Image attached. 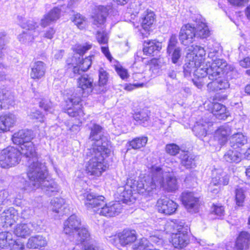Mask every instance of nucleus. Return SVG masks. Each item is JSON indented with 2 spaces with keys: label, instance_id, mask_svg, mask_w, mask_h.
<instances>
[{
  "label": "nucleus",
  "instance_id": "58",
  "mask_svg": "<svg viewBox=\"0 0 250 250\" xmlns=\"http://www.w3.org/2000/svg\"><path fill=\"white\" fill-rule=\"evenodd\" d=\"M136 250H160L157 249H152L150 248L148 245V241L145 239H142L139 242V245L136 249Z\"/></svg>",
  "mask_w": 250,
  "mask_h": 250
},
{
  "label": "nucleus",
  "instance_id": "53",
  "mask_svg": "<svg viewBox=\"0 0 250 250\" xmlns=\"http://www.w3.org/2000/svg\"><path fill=\"white\" fill-rule=\"evenodd\" d=\"M8 248L10 250H22L24 245L21 242L14 240L12 238L11 241H9Z\"/></svg>",
  "mask_w": 250,
  "mask_h": 250
},
{
  "label": "nucleus",
  "instance_id": "61",
  "mask_svg": "<svg viewBox=\"0 0 250 250\" xmlns=\"http://www.w3.org/2000/svg\"><path fill=\"white\" fill-rule=\"evenodd\" d=\"M166 75L168 78L172 80H177V71L173 67H170L167 70Z\"/></svg>",
  "mask_w": 250,
  "mask_h": 250
},
{
  "label": "nucleus",
  "instance_id": "48",
  "mask_svg": "<svg viewBox=\"0 0 250 250\" xmlns=\"http://www.w3.org/2000/svg\"><path fill=\"white\" fill-rule=\"evenodd\" d=\"M36 35L35 33L31 32L23 31L19 35L18 39L21 42L27 43L32 42L34 40V37Z\"/></svg>",
  "mask_w": 250,
  "mask_h": 250
},
{
  "label": "nucleus",
  "instance_id": "63",
  "mask_svg": "<svg viewBox=\"0 0 250 250\" xmlns=\"http://www.w3.org/2000/svg\"><path fill=\"white\" fill-rule=\"evenodd\" d=\"M228 1L231 5L237 7L243 6L248 2V0H228Z\"/></svg>",
  "mask_w": 250,
  "mask_h": 250
},
{
  "label": "nucleus",
  "instance_id": "47",
  "mask_svg": "<svg viewBox=\"0 0 250 250\" xmlns=\"http://www.w3.org/2000/svg\"><path fill=\"white\" fill-rule=\"evenodd\" d=\"M134 118L136 121L139 122L140 124L145 126L146 125V122L148 121L149 117L146 111H142L135 113L134 116Z\"/></svg>",
  "mask_w": 250,
  "mask_h": 250
},
{
  "label": "nucleus",
  "instance_id": "6",
  "mask_svg": "<svg viewBox=\"0 0 250 250\" xmlns=\"http://www.w3.org/2000/svg\"><path fill=\"white\" fill-rule=\"evenodd\" d=\"M86 155L89 160L85 164V171L90 175L100 176L106 169L104 159L110 154H105L104 150L87 148Z\"/></svg>",
  "mask_w": 250,
  "mask_h": 250
},
{
  "label": "nucleus",
  "instance_id": "32",
  "mask_svg": "<svg viewBox=\"0 0 250 250\" xmlns=\"http://www.w3.org/2000/svg\"><path fill=\"white\" fill-rule=\"evenodd\" d=\"M212 62H208L209 74L210 73H216L219 72V74H223V70L224 68L227 66V63L225 60L218 57L211 59Z\"/></svg>",
  "mask_w": 250,
  "mask_h": 250
},
{
  "label": "nucleus",
  "instance_id": "20",
  "mask_svg": "<svg viewBox=\"0 0 250 250\" xmlns=\"http://www.w3.org/2000/svg\"><path fill=\"white\" fill-rule=\"evenodd\" d=\"M232 133V128L228 124H225L219 127L214 133V137L221 145H224Z\"/></svg>",
  "mask_w": 250,
  "mask_h": 250
},
{
  "label": "nucleus",
  "instance_id": "21",
  "mask_svg": "<svg viewBox=\"0 0 250 250\" xmlns=\"http://www.w3.org/2000/svg\"><path fill=\"white\" fill-rule=\"evenodd\" d=\"M17 211L12 207L4 210L1 213L0 219L5 227H11L18 219Z\"/></svg>",
  "mask_w": 250,
  "mask_h": 250
},
{
  "label": "nucleus",
  "instance_id": "16",
  "mask_svg": "<svg viewBox=\"0 0 250 250\" xmlns=\"http://www.w3.org/2000/svg\"><path fill=\"white\" fill-rule=\"evenodd\" d=\"M177 43V37L175 35L173 34L168 41L167 53L171 55L172 62L173 63L177 62L181 55V49L179 47L176 46Z\"/></svg>",
  "mask_w": 250,
  "mask_h": 250
},
{
  "label": "nucleus",
  "instance_id": "51",
  "mask_svg": "<svg viewBox=\"0 0 250 250\" xmlns=\"http://www.w3.org/2000/svg\"><path fill=\"white\" fill-rule=\"evenodd\" d=\"M96 39L100 44H106L108 40V37L107 33L103 30L98 31L96 34Z\"/></svg>",
  "mask_w": 250,
  "mask_h": 250
},
{
  "label": "nucleus",
  "instance_id": "10",
  "mask_svg": "<svg viewBox=\"0 0 250 250\" xmlns=\"http://www.w3.org/2000/svg\"><path fill=\"white\" fill-rule=\"evenodd\" d=\"M21 153L19 148L8 146L0 150V167L7 168L18 164L21 160Z\"/></svg>",
  "mask_w": 250,
  "mask_h": 250
},
{
  "label": "nucleus",
  "instance_id": "11",
  "mask_svg": "<svg viewBox=\"0 0 250 250\" xmlns=\"http://www.w3.org/2000/svg\"><path fill=\"white\" fill-rule=\"evenodd\" d=\"M192 53L188 54L185 64V71L189 73L196 66H198L204 60L206 51L204 48L197 45H192L189 48Z\"/></svg>",
  "mask_w": 250,
  "mask_h": 250
},
{
  "label": "nucleus",
  "instance_id": "45",
  "mask_svg": "<svg viewBox=\"0 0 250 250\" xmlns=\"http://www.w3.org/2000/svg\"><path fill=\"white\" fill-rule=\"evenodd\" d=\"M71 21L80 29L84 28L86 24L85 18L80 13L74 14L71 18Z\"/></svg>",
  "mask_w": 250,
  "mask_h": 250
},
{
  "label": "nucleus",
  "instance_id": "49",
  "mask_svg": "<svg viewBox=\"0 0 250 250\" xmlns=\"http://www.w3.org/2000/svg\"><path fill=\"white\" fill-rule=\"evenodd\" d=\"M21 26L22 28L27 30V31L32 33L35 32L36 28L38 27V24L33 20H28L26 22L21 24Z\"/></svg>",
  "mask_w": 250,
  "mask_h": 250
},
{
  "label": "nucleus",
  "instance_id": "7",
  "mask_svg": "<svg viewBox=\"0 0 250 250\" xmlns=\"http://www.w3.org/2000/svg\"><path fill=\"white\" fill-rule=\"evenodd\" d=\"M209 34L208 27L204 22H201L196 28L190 24H187L181 28L179 40L183 44L188 45L193 42L196 37L204 39L208 37Z\"/></svg>",
  "mask_w": 250,
  "mask_h": 250
},
{
  "label": "nucleus",
  "instance_id": "2",
  "mask_svg": "<svg viewBox=\"0 0 250 250\" xmlns=\"http://www.w3.org/2000/svg\"><path fill=\"white\" fill-rule=\"evenodd\" d=\"M78 83L80 90L83 91L79 93L72 92L71 91L67 92L64 94L65 103L64 110L69 116L82 118L84 115L82 104V96L86 97L93 89L96 91V87L94 88L93 80L87 75H83L78 79Z\"/></svg>",
  "mask_w": 250,
  "mask_h": 250
},
{
  "label": "nucleus",
  "instance_id": "43",
  "mask_svg": "<svg viewBox=\"0 0 250 250\" xmlns=\"http://www.w3.org/2000/svg\"><path fill=\"white\" fill-rule=\"evenodd\" d=\"M181 164L187 168H191L195 166V160L188 152H182L180 155Z\"/></svg>",
  "mask_w": 250,
  "mask_h": 250
},
{
  "label": "nucleus",
  "instance_id": "33",
  "mask_svg": "<svg viewBox=\"0 0 250 250\" xmlns=\"http://www.w3.org/2000/svg\"><path fill=\"white\" fill-rule=\"evenodd\" d=\"M120 243L122 246H126L134 242L137 237L134 230L124 229L119 234Z\"/></svg>",
  "mask_w": 250,
  "mask_h": 250
},
{
  "label": "nucleus",
  "instance_id": "22",
  "mask_svg": "<svg viewBox=\"0 0 250 250\" xmlns=\"http://www.w3.org/2000/svg\"><path fill=\"white\" fill-rule=\"evenodd\" d=\"M211 185H227L229 182V176L221 169H214L212 171Z\"/></svg>",
  "mask_w": 250,
  "mask_h": 250
},
{
  "label": "nucleus",
  "instance_id": "42",
  "mask_svg": "<svg viewBox=\"0 0 250 250\" xmlns=\"http://www.w3.org/2000/svg\"><path fill=\"white\" fill-rule=\"evenodd\" d=\"M109 76L108 73L103 68L99 70V89L96 90L97 93L104 92L105 90L104 86L106 84Z\"/></svg>",
  "mask_w": 250,
  "mask_h": 250
},
{
  "label": "nucleus",
  "instance_id": "64",
  "mask_svg": "<svg viewBox=\"0 0 250 250\" xmlns=\"http://www.w3.org/2000/svg\"><path fill=\"white\" fill-rule=\"evenodd\" d=\"M116 70L118 74L122 79H125L127 78L128 74L127 70L125 69L122 67H117L116 68Z\"/></svg>",
  "mask_w": 250,
  "mask_h": 250
},
{
  "label": "nucleus",
  "instance_id": "39",
  "mask_svg": "<svg viewBox=\"0 0 250 250\" xmlns=\"http://www.w3.org/2000/svg\"><path fill=\"white\" fill-rule=\"evenodd\" d=\"M46 244L47 241L45 237L41 235H36L28 239L27 247L29 248L38 249L40 247H44Z\"/></svg>",
  "mask_w": 250,
  "mask_h": 250
},
{
  "label": "nucleus",
  "instance_id": "46",
  "mask_svg": "<svg viewBox=\"0 0 250 250\" xmlns=\"http://www.w3.org/2000/svg\"><path fill=\"white\" fill-rule=\"evenodd\" d=\"M12 238V234L9 232H0V248H8L9 241Z\"/></svg>",
  "mask_w": 250,
  "mask_h": 250
},
{
  "label": "nucleus",
  "instance_id": "13",
  "mask_svg": "<svg viewBox=\"0 0 250 250\" xmlns=\"http://www.w3.org/2000/svg\"><path fill=\"white\" fill-rule=\"evenodd\" d=\"M209 74V80L211 81L207 84V91L208 92H224L229 88V83L227 79L223 77V74Z\"/></svg>",
  "mask_w": 250,
  "mask_h": 250
},
{
  "label": "nucleus",
  "instance_id": "30",
  "mask_svg": "<svg viewBox=\"0 0 250 250\" xmlns=\"http://www.w3.org/2000/svg\"><path fill=\"white\" fill-rule=\"evenodd\" d=\"M144 46L143 52L146 55L154 56L162 48L161 43L156 40L145 42Z\"/></svg>",
  "mask_w": 250,
  "mask_h": 250
},
{
  "label": "nucleus",
  "instance_id": "14",
  "mask_svg": "<svg viewBox=\"0 0 250 250\" xmlns=\"http://www.w3.org/2000/svg\"><path fill=\"white\" fill-rule=\"evenodd\" d=\"M181 199L183 204L188 211L191 213L198 211L199 206V198L193 192L184 191L182 193Z\"/></svg>",
  "mask_w": 250,
  "mask_h": 250
},
{
  "label": "nucleus",
  "instance_id": "54",
  "mask_svg": "<svg viewBox=\"0 0 250 250\" xmlns=\"http://www.w3.org/2000/svg\"><path fill=\"white\" fill-rule=\"evenodd\" d=\"M91 48V45L86 43L85 45H77L74 47V50L80 56L83 55L87 50Z\"/></svg>",
  "mask_w": 250,
  "mask_h": 250
},
{
  "label": "nucleus",
  "instance_id": "52",
  "mask_svg": "<svg viewBox=\"0 0 250 250\" xmlns=\"http://www.w3.org/2000/svg\"><path fill=\"white\" fill-rule=\"evenodd\" d=\"M166 151L169 155L175 156L179 153L180 147L175 144H169L166 145Z\"/></svg>",
  "mask_w": 250,
  "mask_h": 250
},
{
  "label": "nucleus",
  "instance_id": "23",
  "mask_svg": "<svg viewBox=\"0 0 250 250\" xmlns=\"http://www.w3.org/2000/svg\"><path fill=\"white\" fill-rule=\"evenodd\" d=\"M107 15V9L103 6H99L98 8L97 13L92 16L93 19V24L94 26V28L100 27L103 30V25L105 21Z\"/></svg>",
  "mask_w": 250,
  "mask_h": 250
},
{
  "label": "nucleus",
  "instance_id": "50",
  "mask_svg": "<svg viewBox=\"0 0 250 250\" xmlns=\"http://www.w3.org/2000/svg\"><path fill=\"white\" fill-rule=\"evenodd\" d=\"M245 198L244 190L242 188H237L235 190V200L236 205L242 206Z\"/></svg>",
  "mask_w": 250,
  "mask_h": 250
},
{
  "label": "nucleus",
  "instance_id": "41",
  "mask_svg": "<svg viewBox=\"0 0 250 250\" xmlns=\"http://www.w3.org/2000/svg\"><path fill=\"white\" fill-rule=\"evenodd\" d=\"M208 57L209 59L219 57L221 54L222 48L219 43L213 42H209L208 44Z\"/></svg>",
  "mask_w": 250,
  "mask_h": 250
},
{
  "label": "nucleus",
  "instance_id": "8",
  "mask_svg": "<svg viewBox=\"0 0 250 250\" xmlns=\"http://www.w3.org/2000/svg\"><path fill=\"white\" fill-rule=\"evenodd\" d=\"M90 134L89 143L92 146L90 148L104 150L105 154H110L111 146L103 136V128L95 123H91L90 126Z\"/></svg>",
  "mask_w": 250,
  "mask_h": 250
},
{
  "label": "nucleus",
  "instance_id": "36",
  "mask_svg": "<svg viewBox=\"0 0 250 250\" xmlns=\"http://www.w3.org/2000/svg\"><path fill=\"white\" fill-rule=\"evenodd\" d=\"M32 225L30 223H22L18 224L14 229L15 234L21 238H25L28 236L32 232L31 227Z\"/></svg>",
  "mask_w": 250,
  "mask_h": 250
},
{
  "label": "nucleus",
  "instance_id": "59",
  "mask_svg": "<svg viewBox=\"0 0 250 250\" xmlns=\"http://www.w3.org/2000/svg\"><path fill=\"white\" fill-rule=\"evenodd\" d=\"M194 84L199 89H202L207 83V78L196 77L192 79Z\"/></svg>",
  "mask_w": 250,
  "mask_h": 250
},
{
  "label": "nucleus",
  "instance_id": "57",
  "mask_svg": "<svg viewBox=\"0 0 250 250\" xmlns=\"http://www.w3.org/2000/svg\"><path fill=\"white\" fill-rule=\"evenodd\" d=\"M29 116L30 119L37 122H43L44 121V116L39 110H36L35 111L32 112Z\"/></svg>",
  "mask_w": 250,
  "mask_h": 250
},
{
  "label": "nucleus",
  "instance_id": "37",
  "mask_svg": "<svg viewBox=\"0 0 250 250\" xmlns=\"http://www.w3.org/2000/svg\"><path fill=\"white\" fill-rule=\"evenodd\" d=\"M244 151H239L236 150H229L224 155V159L230 163H238L242 159Z\"/></svg>",
  "mask_w": 250,
  "mask_h": 250
},
{
  "label": "nucleus",
  "instance_id": "55",
  "mask_svg": "<svg viewBox=\"0 0 250 250\" xmlns=\"http://www.w3.org/2000/svg\"><path fill=\"white\" fill-rule=\"evenodd\" d=\"M5 36V34L4 32H1L0 33V69L6 68L7 67L6 65L1 62L2 57L3 56L1 49L3 48V46L4 45L3 38Z\"/></svg>",
  "mask_w": 250,
  "mask_h": 250
},
{
  "label": "nucleus",
  "instance_id": "35",
  "mask_svg": "<svg viewBox=\"0 0 250 250\" xmlns=\"http://www.w3.org/2000/svg\"><path fill=\"white\" fill-rule=\"evenodd\" d=\"M250 241V234L246 231L240 233L235 243V249L243 250L249 248Z\"/></svg>",
  "mask_w": 250,
  "mask_h": 250
},
{
  "label": "nucleus",
  "instance_id": "9",
  "mask_svg": "<svg viewBox=\"0 0 250 250\" xmlns=\"http://www.w3.org/2000/svg\"><path fill=\"white\" fill-rule=\"evenodd\" d=\"M146 178L140 181H136L131 178L127 179L126 183L124 187L122 188L120 191L123 190L120 194L122 200L124 202L127 203L131 202L134 199L133 197V192L137 191L139 193L142 194L145 196H149L147 192H142L141 188H146ZM146 191H147L146 190Z\"/></svg>",
  "mask_w": 250,
  "mask_h": 250
},
{
  "label": "nucleus",
  "instance_id": "12",
  "mask_svg": "<svg viewBox=\"0 0 250 250\" xmlns=\"http://www.w3.org/2000/svg\"><path fill=\"white\" fill-rule=\"evenodd\" d=\"M169 233H171V241L173 247L177 249H182L186 247L189 242L188 235V228L186 227L176 226Z\"/></svg>",
  "mask_w": 250,
  "mask_h": 250
},
{
  "label": "nucleus",
  "instance_id": "31",
  "mask_svg": "<svg viewBox=\"0 0 250 250\" xmlns=\"http://www.w3.org/2000/svg\"><path fill=\"white\" fill-rule=\"evenodd\" d=\"M61 9L59 7L53 8L47 14L45 15L42 19L41 25L45 27L51 22L56 21L59 18Z\"/></svg>",
  "mask_w": 250,
  "mask_h": 250
},
{
  "label": "nucleus",
  "instance_id": "3",
  "mask_svg": "<svg viewBox=\"0 0 250 250\" xmlns=\"http://www.w3.org/2000/svg\"><path fill=\"white\" fill-rule=\"evenodd\" d=\"M146 188H141L142 192H147L149 196L156 194L158 190L163 188L168 192H172L178 188L177 180L173 174L165 171L162 168L152 166L149 169V175L146 177Z\"/></svg>",
  "mask_w": 250,
  "mask_h": 250
},
{
  "label": "nucleus",
  "instance_id": "29",
  "mask_svg": "<svg viewBox=\"0 0 250 250\" xmlns=\"http://www.w3.org/2000/svg\"><path fill=\"white\" fill-rule=\"evenodd\" d=\"M156 21V16L151 11L147 10L144 12L142 16V26L146 31H149Z\"/></svg>",
  "mask_w": 250,
  "mask_h": 250
},
{
  "label": "nucleus",
  "instance_id": "56",
  "mask_svg": "<svg viewBox=\"0 0 250 250\" xmlns=\"http://www.w3.org/2000/svg\"><path fill=\"white\" fill-rule=\"evenodd\" d=\"M149 241L153 244H155L157 246L162 245L163 243V237L161 233L159 234L158 235L156 234L152 235L149 237Z\"/></svg>",
  "mask_w": 250,
  "mask_h": 250
},
{
  "label": "nucleus",
  "instance_id": "27",
  "mask_svg": "<svg viewBox=\"0 0 250 250\" xmlns=\"http://www.w3.org/2000/svg\"><path fill=\"white\" fill-rule=\"evenodd\" d=\"M14 103V96L11 92L6 88H0V108H9Z\"/></svg>",
  "mask_w": 250,
  "mask_h": 250
},
{
  "label": "nucleus",
  "instance_id": "19",
  "mask_svg": "<svg viewBox=\"0 0 250 250\" xmlns=\"http://www.w3.org/2000/svg\"><path fill=\"white\" fill-rule=\"evenodd\" d=\"M50 204L53 211L58 214L59 217L62 216L68 213L69 211L68 205L65 203L64 200L62 198H53L51 200Z\"/></svg>",
  "mask_w": 250,
  "mask_h": 250
},
{
  "label": "nucleus",
  "instance_id": "28",
  "mask_svg": "<svg viewBox=\"0 0 250 250\" xmlns=\"http://www.w3.org/2000/svg\"><path fill=\"white\" fill-rule=\"evenodd\" d=\"M211 111L213 115L219 120H225L229 114L227 108L223 104L218 103L210 104Z\"/></svg>",
  "mask_w": 250,
  "mask_h": 250
},
{
  "label": "nucleus",
  "instance_id": "5",
  "mask_svg": "<svg viewBox=\"0 0 250 250\" xmlns=\"http://www.w3.org/2000/svg\"><path fill=\"white\" fill-rule=\"evenodd\" d=\"M63 232L78 243L87 242L90 238L87 228L82 226L81 218L75 214L71 215L64 222Z\"/></svg>",
  "mask_w": 250,
  "mask_h": 250
},
{
  "label": "nucleus",
  "instance_id": "15",
  "mask_svg": "<svg viewBox=\"0 0 250 250\" xmlns=\"http://www.w3.org/2000/svg\"><path fill=\"white\" fill-rule=\"evenodd\" d=\"M178 205L166 197L158 199L156 204L158 211L166 215H171L177 210Z\"/></svg>",
  "mask_w": 250,
  "mask_h": 250
},
{
  "label": "nucleus",
  "instance_id": "4",
  "mask_svg": "<svg viewBox=\"0 0 250 250\" xmlns=\"http://www.w3.org/2000/svg\"><path fill=\"white\" fill-rule=\"evenodd\" d=\"M83 203L88 209L100 215L113 217L118 215L123 208L122 205L118 202L106 203L103 196H96L93 193L85 192L83 194Z\"/></svg>",
  "mask_w": 250,
  "mask_h": 250
},
{
  "label": "nucleus",
  "instance_id": "38",
  "mask_svg": "<svg viewBox=\"0 0 250 250\" xmlns=\"http://www.w3.org/2000/svg\"><path fill=\"white\" fill-rule=\"evenodd\" d=\"M93 56H89L80 61L78 66H73V71L74 74H81L82 72L87 71L90 67Z\"/></svg>",
  "mask_w": 250,
  "mask_h": 250
},
{
  "label": "nucleus",
  "instance_id": "60",
  "mask_svg": "<svg viewBox=\"0 0 250 250\" xmlns=\"http://www.w3.org/2000/svg\"><path fill=\"white\" fill-rule=\"evenodd\" d=\"M212 212L219 217H221L224 215V208L221 206L214 205L213 207Z\"/></svg>",
  "mask_w": 250,
  "mask_h": 250
},
{
  "label": "nucleus",
  "instance_id": "18",
  "mask_svg": "<svg viewBox=\"0 0 250 250\" xmlns=\"http://www.w3.org/2000/svg\"><path fill=\"white\" fill-rule=\"evenodd\" d=\"M17 118L11 113L0 116V133L9 131L16 124Z\"/></svg>",
  "mask_w": 250,
  "mask_h": 250
},
{
  "label": "nucleus",
  "instance_id": "44",
  "mask_svg": "<svg viewBox=\"0 0 250 250\" xmlns=\"http://www.w3.org/2000/svg\"><path fill=\"white\" fill-rule=\"evenodd\" d=\"M147 142L146 137H137L130 141L129 144L132 149H138L144 147Z\"/></svg>",
  "mask_w": 250,
  "mask_h": 250
},
{
  "label": "nucleus",
  "instance_id": "26",
  "mask_svg": "<svg viewBox=\"0 0 250 250\" xmlns=\"http://www.w3.org/2000/svg\"><path fill=\"white\" fill-rule=\"evenodd\" d=\"M209 69L210 66H208V63H201L198 66H196L193 70L188 73L185 71V65H184V73L185 77H188L190 76L191 73L196 77L206 78L208 75V79H209Z\"/></svg>",
  "mask_w": 250,
  "mask_h": 250
},
{
  "label": "nucleus",
  "instance_id": "17",
  "mask_svg": "<svg viewBox=\"0 0 250 250\" xmlns=\"http://www.w3.org/2000/svg\"><path fill=\"white\" fill-rule=\"evenodd\" d=\"M33 138V131L29 129H21L15 132L12 136V141L14 144L20 146L25 144Z\"/></svg>",
  "mask_w": 250,
  "mask_h": 250
},
{
  "label": "nucleus",
  "instance_id": "62",
  "mask_svg": "<svg viewBox=\"0 0 250 250\" xmlns=\"http://www.w3.org/2000/svg\"><path fill=\"white\" fill-rule=\"evenodd\" d=\"M55 32L56 31L53 28L50 27L44 31L43 37L48 39H52L54 37Z\"/></svg>",
  "mask_w": 250,
  "mask_h": 250
},
{
  "label": "nucleus",
  "instance_id": "24",
  "mask_svg": "<svg viewBox=\"0 0 250 250\" xmlns=\"http://www.w3.org/2000/svg\"><path fill=\"white\" fill-rule=\"evenodd\" d=\"M247 136L241 132L233 134L230 138L231 146L234 149H238L241 151H243V150L244 149L243 147L247 144Z\"/></svg>",
  "mask_w": 250,
  "mask_h": 250
},
{
  "label": "nucleus",
  "instance_id": "25",
  "mask_svg": "<svg viewBox=\"0 0 250 250\" xmlns=\"http://www.w3.org/2000/svg\"><path fill=\"white\" fill-rule=\"evenodd\" d=\"M46 65L42 61H37L31 66L30 76L31 79L40 80L44 76L46 71Z\"/></svg>",
  "mask_w": 250,
  "mask_h": 250
},
{
  "label": "nucleus",
  "instance_id": "40",
  "mask_svg": "<svg viewBox=\"0 0 250 250\" xmlns=\"http://www.w3.org/2000/svg\"><path fill=\"white\" fill-rule=\"evenodd\" d=\"M208 126V124L207 123H203L201 121L197 122L193 127L192 131L195 136L202 139L206 136Z\"/></svg>",
  "mask_w": 250,
  "mask_h": 250
},
{
  "label": "nucleus",
  "instance_id": "34",
  "mask_svg": "<svg viewBox=\"0 0 250 250\" xmlns=\"http://www.w3.org/2000/svg\"><path fill=\"white\" fill-rule=\"evenodd\" d=\"M155 230L159 231L160 233L166 231V233H169L176 225L172 222H168L165 219L159 218L155 222Z\"/></svg>",
  "mask_w": 250,
  "mask_h": 250
},
{
  "label": "nucleus",
  "instance_id": "1",
  "mask_svg": "<svg viewBox=\"0 0 250 250\" xmlns=\"http://www.w3.org/2000/svg\"><path fill=\"white\" fill-rule=\"evenodd\" d=\"M21 155L28 158L27 175L29 181H25L22 189L27 192L41 188L48 196L56 195L59 191L57 184L52 179H47V169L44 163L38 161L35 147L31 141L19 146Z\"/></svg>",
  "mask_w": 250,
  "mask_h": 250
}]
</instances>
